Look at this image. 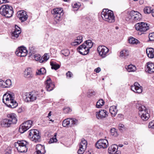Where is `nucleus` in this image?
<instances>
[{"label": "nucleus", "instance_id": "20", "mask_svg": "<svg viewBox=\"0 0 154 154\" xmlns=\"http://www.w3.org/2000/svg\"><path fill=\"white\" fill-rule=\"evenodd\" d=\"M140 85L137 82H135L133 85L131 86V89L135 93H141L142 90L141 87H139Z\"/></svg>", "mask_w": 154, "mask_h": 154}, {"label": "nucleus", "instance_id": "21", "mask_svg": "<svg viewBox=\"0 0 154 154\" xmlns=\"http://www.w3.org/2000/svg\"><path fill=\"white\" fill-rule=\"evenodd\" d=\"M44 146L41 144H37L36 147V150L37 154H44L46 151Z\"/></svg>", "mask_w": 154, "mask_h": 154}, {"label": "nucleus", "instance_id": "44", "mask_svg": "<svg viewBox=\"0 0 154 154\" xmlns=\"http://www.w3.org/2000/svg\"><path fill=\"white\" fill-rule=\"evenodd\" d=\"M61 53L65 56H67L69 55V51L67 49H64L62 50Z\"/></svg>", "mask_w": 154, "mask_h": 154}, {"label": "nucleus", "instance_id": "4", "mask_svg": "<svg viewBox=\"0 0 154 154\" xmlns=\"http://www.w3.org/2000/svg\"><path fill=\"white\" fill-rule=\"evenodd\" d=\"M13 13V8L10 5H3L0 8V14L6 17H11Z\"/></svg>", "mask_w": 154, "mask_h": 154}, {"label": "nucleus", "instance_id": "60", "mask_svg": "<svg viewBox=\"0 0 154 154\" xmlns=\"http://www.w3.org/2000/svg\"><path fill=\"white\" fill-rule=\"evenodd\" d=\"M114 154H120V151H118L116 150V153Z\"/></svg>", "mask_w": 154, "mask_h": 154}, {"label": "nucleus", "instance_id": "9", "mask_svg": "<svg viewBox=\"0 0 154 154\" xmlns=\"http://www.w3.org/2000/svg\"><path fill=\"white\" fill-rule=\"evenodd\" d=\"M78 123V120L75 119L68 118L65 119L62 122V125L64 127H70Z\"/></svg>", "mask_w": 154, "mask_h": 154}, {"label": "nucleus", "instance_id": "64", "mask_svg": "<svg viewBox=\"0 0 154 154\" xmlns=\"http://www.w3.org/2000/svg\"><path fill=\"white\" fill-rule=\"evenodd\" d=\"M51 112H50L48 114V117H49V116H51Z\"/></svg>", "mask_w": 154, "mask_h": 154}, {"label": "nucleus", "instance_id": "46", "mask_svg": "<svg viewBox=\"0 0 154 154\" xmlns=\"http://www.w3.org/2000/svg\"><path fill=\"white\" fill-rule=\"evenodd\" d=\"M72 5L73 8H78L81 6V4L79 3H73Z\"/></svg>", "mask_w": 154, "mask_h": 154}, {"label": "nucleus", "instance_id": "5", "mask_svg": "<svg viewBox=\"0 0 154 154\" xmlns=\"http://www.w3.org/2000/svg\"><path fill=\"white\" fill-rule=\"evenodd\" d=\"M28 138L35 142L40 141L41 136L39 131L36 129H31L28 131Z\"/></svg>", "mask_w": 154, "mask_h": 154}, {"label": "nucleus", "instance_id": "3", "mask_svg": "<svg viewBox=\"0 0 154 154\" xmlns=\"http://www.w3.org/2000/svg\"><path fill=\"white\" fill-rule=\"evenodd\" d=\"M101 16L105 21L109 23L114 22L115 21L113 12L107 9H104L101 12Z\"/></svg>", "mask_w": 154, "mask_h": 154}, {"label": "nucleus", "instance_id": "58", "mask_svg": "<svg viewBox=\"0 0 154 154\" xmlns=\"http://www.w3.org/2000/svg\"><path fill=\"white\" fill-rule=\"evenodd\" d=\"M34 50V48L32 47L31 48H29V51H30V52L31 53H33L34 52L33 51Z\"/></svg>", "mask_w": 154, "mask_h": 154}, {"label": "nucleus", "instance_id": "16", "mask_svg": "<svg viewBox=\"0 0 154 154\" xmlns=\"http://www.w3.org/2000/svg\"><path fill=\"white\" fill-rule=\"evenodd\" d=\"M17 17L21 22H23L27 20L28 16L24 11H20L17 13Z\"/></svg>", "mask_w": 154, "mask_h": 154}, {"label": "nucleus", "instance_id": "28", "mask_svg": "<svg viewBox=\"0 0 154 154\" xmlns=\"http://www.w3.org/2000/svg\"><path fill=\"white\" fill-rule=\"evenodd\" d=\"M117 111V106H113L110 107L109 112L112 116H115L116 115Z\"/></svg>", "mask_w": 154, "mask_h": 154}, {"label": "nucleus", "instance_id": "29", "mask_svg": "<svg viewBox=\"0 0 154 154\" xmlns=\"http://www.w3.org/2000/svg\"><path fill=\"white\" fill-rule=\"evenodd\" d=\"M82 42V37L81 36L77 37L74 42L72 43V45L76 46L80 44Z\"/></svg>", "mask_w": 154, "mask_h": 154}, {"label": "nucleus", "instance_id": "48", "mask_svg": "<svg viewBox=\"0 0 154 154\" xmlns=\"http://www.w3.org/2000/svg\"><path fill=\"white\" fill-rule=\"evenodd\" d=\"M11 149L10 147L8 148L5 151L4 154H11Z\"/></svg>", "mask_w": 154, "mask_h": 154}, {"label": "nucleus", "instance_id": "55", "mask_svg": "<svg viewBox=\"0 0 154 154\" xmlns=\"http://www.w3.org/2000/svg\"><path fill=\"white\" fill-rule=\"evenodd\" d=\"M41 56L39 55L35 54L34 55L35 59L36 61L40 59Z\"/></svg>", "mask_w": 154, "mask_h": 154}, {"label": "nucleus", "instance_id": "1", "mask_svg": "<svg viewBox=\"0 0 154 154\" xmlns=\"http://www.w3.org/2000/svg\"><path fill=\"white\" fill-rule=\"evenodd\" d=\"M14 97L13 93L11 91H8L3 95V102L8 106L12 108H14L17 105V103L14 100Z\"/></svg>", "mask_w": 154, "mask_h": 154}, {"label": "nucleus", "instance_id": "42", "mask_svg": "<svg viewBox=\"0 0 154 154\" xmlns=\"http://www.w3.org/2000/svg\"><path fill=\"white\" fill-rule=\"evenodd\" d=\"M5 88L10 87L12 84L11 81L10 79H7L6 81H5Z\"/></svg>", "mask_w": 154, "mask_h": 154}, {"label": "nucleus", "instance_id": "18", "mask_svg": "<svg viewBox=\"0 0 154 154\" xmlns=\"http://www.w3.org/2000/svg\"><path fill=\"white\" fill-rule=\"evenodd\" d=\"M21 32V29L17 26L16 25L14 31L11 33V38L14 39L15 38H17Z\"/></svg>", "mask_w": 154, "mask_h": 154}, {"label": "nucleus", "instance_id": "26", "mask_svg": "<svg viewBox=\"0 0 154 154\" xmlns=\"http://www.w3.org/2000/svg\"><path fill=\"white\" fill-rule=\"evenodd\" d=\"M24 75L25 77L27 78L32 77L33 76L30 68H27L25 70Z\"/></svg>", "mask_w": 154, "mask_h": 154}, {"label": "nucleus", "instance_id": "14", "mask_svg": "<svg viewBox=\"0 0 154 154\" xmlns=\"http://www.w3.org/2000/svg\"><path fill=\"white\" fill-rule=\"evenodd\" d=\"M87 145V141L82 139L79 145V149L78 151L79 154H83L86 150Z\"/></svg>", "mask_w": 154, "mask_h": 154}, {"label": "nucleus", "instance_id": "62", "mask_svg": "<svg viewBox=\"0 0 154 154\" xmlns=\"http://www.w3.org/2000/svg\"><path fill=\"white\" fill-rule=\"evenodd\" d=\"M2 1L3 2V3H8L9 2L7 0H2Z\"/></svg>", "mask_w": 154, "mask_h": 154}, {"label": "nucleus", "instance_id": "47", "mask_svg": "<svg viewBox=\"0 0 154 154\" xmlns=\"http://www.w3.org/2000/svg\"><path fill=\"white\" fill-rule=\"evenodd\" d=\"M149 39L151 41H154V32L150 33L149 35Z\"/></svg>", "mask_w": 154, "mask_h": 154}, {"label": "nucleus", "instance_id": "33", "mask_svg": "<svg viewBox=\"0 0 154 154\" xmlns=\"http://www.w3.org/2000/svg\"><path fill=\"white\" fill-rule=\"evenodd\" d=\"M120 57H123L124 58H126L129 55V52L128 50H123L120 52Z\"/></svg>", "mask_w": 154, "mask_h": 154}, {"label": "nucleus", "instance_id": "32", "mask_svg": "<svg viewBox=\"0 0 154 154\" xmlns=\"http://www.w3.org/2000/svg\"><path fill=\"white\" fill-rule=\"evenodd\" d=\"M128 40L129 43L133 45H137L140 43L139 41L133 37H130L129 38Z\"/></svg>", "mask_w": 154, "mask_h": 154}, {"label": "nucleus", "instance_id": "51", "mask_svg": "<svg viewBox=\"0 0 154 154\" xmlns=\"http://www.w3.org/2000/svg\"><path fill=\"white\" fill-rule=\"evenodd\" d=\"M64 112L66 113H67L68 112H71V110L70 109L69 107H66L63 109Z\"/></svg>", "mask_w": 154, "mask_h": 154}, {"label": "nucleus", "instance_id": "19", "mask_svg": "<svg viewBox=\"0 0 154 154\" xmlns=\"http://www.w3.org/2000/svg\"><path fill=\"white\" fill-rule=\"evenodd\" d=\"M83 43L78 47L77 50L80 54L85 55L89 53V51Z\"/></svg>", "mask_w": 154, "mask_h": 154}, {"label": "nucleus", "instance_id": "40", "mask_svg": "<svg viewBox=\"0 0 154 154\" xmlns=\"http://www.w3.org/2000/svg\"><path fill=\"white\" fill-rule=\"evenodd\" d=\"M46 73V70L44 68H40L39 70H38L36 72V74L37 75H43L45 74Z\"/></svg>", "mask_w": 154, "mask_h": 154}, {"label": "nucleus", "instance_id": "6", "mask_svg": "<svg viewBox=\"0 0 154 154\" xmlns=\"http://www.w3.org/2000/svg\"><path fill=\"white\" fill-rule=\"evenodd\" d=\"M28 143L25 140L18 141L15 143V146L19 152H24L27 151Z\"/></svg>", "mask_w": 154, "mask_h": 154}, {"label": "nucleus", "instance_id": "13", "mask_svg": "<svg viewBox=\"0 0 154 154\" xmlns=\"http://www.w3.org/2000/svg\"><path fill=\"white\" fill-rule=\"evenodd\" d=\"M28 51L25 47L21 46L18 47L15 51V54L18 56L24 57L26 56Z\"/></svg>", "mask_w": 154, "mask_h": 154}, {"label": "nucleus", "instance_id": "56", "mask_svg": "<svg viewBox=\"0 0 154 154\" xmlns=\"http://www.w3.org/2000/svg\"><path fill=\"white\" fill-rule=\"evenodd\" d=\"M124 125L122 124H120L119 125V128L120 130H122V128L124 127Z\"/></svg>", "mask_w": 154, "mask_h": 154}, {"label": "nucleus", "instance_id": "38", "mask_svg": "<svg viewBox=\"0 0 154 154\" xmlns=\"http://www.w3.org/2000/svg\"><path fill=\"white\" fill-rule=\"evenodd\" d=\"M50 65L51 66V69H54L56 70L60 67V66L59 64L54 63L52 61L50 62Z\"/></svg>", "mask_w": 154, "mask_h": 154}, {"label": "nucleus", "instance_id": "57", "mask_svg": "<svg viewBox=\"0 0 154 154\" xmlns=\"http://www.w3.org/2000/svg\"><path fill=\"white\" fill-rule=\"evenodd\" d=\"M101 70V69L100 67H98L94 69V71L97 73L99 72Z\"/></svg>", "mask_w": 154, "mask_h": 154}, {"label": "nucleus", "instance_id": "15", "mask_svg": "<svg viewBox=\"0 0 154 154\" xmlns=\"http://www.w3.org/2000/svg\"><path fill=\"white\" fill-rule=\"evenodd\" d=\"M107 112L106 110L100 109L96 112V116L98 119H101L107 116Z\"/></svg>", "mask_w": 154, "mask_h": 154}, {"label": "nucleus", "instance_id": "12", "mask_svg": "<svg viewBox=\"0 0 154 154\" xmlns=\"http://www.w3.org/2000/svg\"><path fill=\"white\" fill-rule=\"evenodd\" d=\"M108 141L105 139H101L98 140L96 143L95 146L98 149H105L108 146Z\"/></svg>", "mask_w": 154, "mask_h": 154}, {"label": "nucleus", "instance_id": "22", "mask_svg": "<svg viewBox=\"0 0 154 154\" xmlns=\"http://www.w3.org/2000/svg\"><path fill=\"white\" fill-rule=\"evenodd\" d=\"M134 17L133 19V22H136L141 20L142 18V16L140 13L134 11Z\"/></svg>", "mask_w": 154, "mask_h": 154}, {"label": "nucleus", "instance_id": "37", "mask_svg": "<svg viewBox=\"0 0 154 154\" xmlns=\"http://www.w3.org/2000/svg\"><path fill=\"white\" fill-rule=\"evenodd\" d=\"M23 123L24 125H25L27 127L26 128H27L29 129L32 126V121L31 120H28L24 122Z\"/></svg>", "mask_w": 154, "mask_h": 154}, {"label": "nucleus", "instance_id": "24", "mask_svg": "<svg viewBox=\"0 0 154 154\" xmlns=\"http://www.w3.org/2000/svg\"><path fill=\"white\" fill-rule=\"evenodd\" d=\"M146 53L149 58H152L154 57V49L153 48H147L146 49Z\"/></svg>", "mask_w": 154, "mask_h": 154}, {"label": "nucleus", "instance_id": "54", "mask_svg": "<svg viewBox=\"0 0 154 154\" xmlns=\"http://www.w3.org/2000/svg\"><path fill=\"white\" fill-rule=\"evenodd\" d=\"M149 127L154 128V121L150 122L149 124Z\"/></svg>", "mask_w": 154, "mask_h": 154}, {"label": "nucleus", "instance_id": "2", "mask_svg": "<svg viewBox=\"0 0 154 154\" xmlns=\"http://www.w3.org/2000/svg\"><path fill=\"white\" fill-rule=\"evenodd\" d=\"M8 119H5L1 122V125L3 127L8 128L16 124L17 121L15 114L11 113L7 115Z\"/></svg>", "mask_w": 154, "mask_h": 154}, {"label": "nucleus", "instance_id": "39", "mask_svg": "<svg viewBox=\"0 0 154 154\" xmlns=\"http://www.w3.org/2000/svg\"><path fill=\"white\" fill-rule=\"evenodd\" d=\"M104 102L103 100H100L97 103L96 107L97 108H100L104 104Z\"/></svg>", "mask_w": 154, "mask_h": 154}, {"label": "nucleus", "instance_id": "63", "mask_svg": "<svg viewBox=\"0 0 154 154\" xmlns=\"http://www.w3.org/2000/svg\"><path fill=\"white\" fill-rule=\"evenodd\" d=\"M151 13L152 16L154 17V11H153V10L151 12Z\"/></svg>", "mask_w": 154, "mask_h": 154}, {"label": "nucleus", "instance_id": "41", "mask_svg": "<svg viewBox=\"0 0 154 154\" xmlns=\"http://www.w3.org/2000/svg\"><path fill=\"white\" fill-rule=\"evenodd\" d=\"M152 9L150 7H146L144 8L143 11L145 14H149L152 11Z\"/></svg>", "mask_w": 154, "mask_h": 154}, {"label": "nucleus", "instance_id": "36", "mask_svg": "<svg viewBox=\"0 0 154 154\" xmlns=\"http://www.w3.org/2000/svg\"><path fill=\"white\" fill-rule=\"evenodd\" d=\"M127 69L128 72H134L136 69V68L135 66L131 64L128 66Z\"/></svg>", "mask_w": 154, "mask_h": 154}, {"label": "nucleus", "instance_id": "27", "mask_svg": "<svg viewBox=\"0 0 154 154\" xmlns=\"http://www.w3.org/2000/svg\"><path fill=\"white\" fill-rule=\"evenodd\" d=\"M134 11H132L130 12H128L125 18V20L127 21H131L132 20H133L134 15Z\"/></svg>", "mask_w": 154, "mask_h": 154}, {"label": "nucleus", "instance_id": "31", "mask_svg": "<svg viewBox=\"0 0 154 154\" xmlns=\"http://www.w3.org/2000/svg\"><path fill=\"white\" fill-rule=\"evenodd\" d=\"M84 44L85 45V46H86V47L89 51L90 49L92 47L93 45V43L90 40L86 41L84 43Z\"/></svg>", "mask_w": 154, "mask_h": 154}, {"label": "nucleus", "instance_id": "34", "mask_svg": "<svg viewBox=\"0 0 154 154\" xmlns=\"http://www.w3.org/2000/svg\"><path fill=\"white\" fill-rule=\"evenodd\" d=\"M139 114L140 115V113H142L148 112L146 107L144 106L140 105L138 107Z\"/></svg>", "mask_w": 154, "mask_h": 154}, {"label": "nucleus", "instance_id": "50", "mask_svg": "<svg viewBox=\"0 0 154 154\" xmlns=\"http://www.w3.org/2000/svg\"><path fill=\"white\" fill-rule=\"evenodd\" d=\"M57 141V139L56 137H52L50 139V140L49 141V143H52L54 142H56Z\"/></svg>", "mask_w": 154, "mask_h": 154}, {"label": "nucleus", "instance_id": "30", "mask_svg": "<svg viewBox=\"0 0 154 154\" xmlns=\"http://www.w3.org/2000/svg\"><path fill=\"white\" fill-rule=\"evenodd\" d=\"M141 119L144 121H146L149 119V115L148 112L142 113H140V115Z\"/></svg>", "mask_w": 154, "mask_h": 154}, {"label": "nucleus", "instance_id": "61", "mask_svg": "<svg viewBox=\"0 0 154 154\" xmlns=\"http://www.w3.org/2000/svg\"><path fill=\"white\" fill-rule=\"evenodd\" d=\"M139 3L140 4H142L143 3V0H140L139 1Z\"/></svg>", "mask_w": 154, "mask_h": 154}, {"label": "nucleus", "instance_id": "11", "mask_svg": "<svg viewBox=\"0 0 154 154\" xmlns=\"http://www.w3.org/2000/svg\"><path fill=\"white\" fill-rule=\"evenodd\" d=\"M52 13L54 15L55 19L58 21L61 20V17L63 14V10L61 8H57L54 9Z\"/></svg>", "mask_w": 154, "mask_h": 154}, {"label": "nucleus", "instance_id": "49", "mask_svg": "<svg viewBox=\"0 0 154 154\" xmlns=\"http://www.w3.org/2000/svg\"><path fill=\"white\" fill-rule=\"evenodd\" d=\"M0 87L3 88H5V82L2 79H0Z\"/></svg>", "mask_w": 154, "mask_h": 154}, {"label": "nucleus", "instance_id": "25", "mask_svg": "<svg viewBox=\"0 0 154 154\" xmlns=\"http://www.w3.org/2000/svg\"><path fill=\"white\" fill-rule=\"evenodd\" d=\"M118 148L117 145L115 144H113L109 148L108 152L109 154H114Z\"/></svg>", "mask_w": 154, "mask_h": 154}, {"label": "nucleus", "instance_id": "43", "mask_svg": "<svg viewBox=\"0 0 154 154\" xmlns=\"http://www.w3.org/2000/svg\"><path fill=\"white\" fill-rule=\"evenodd\" d=\"M110 132L111 133V135L115 137L117 136V132L115 128H111L110 130Z\"/></svg>", "mask_w": 154, "mask_h": 154}, {"label": "nucleus", "instance_id": "59", "mask_svg": "<svg viewBox=\"0 0 154 154\" xmlns=\"http://www.w3.org/2000/svg\"><path fill=\"white\" fill-rule=\"evenodd\" d=\"M39 60V61L41 63H42L45 60H44V59H42V57H40V60Z\"/></svg>", "mask_w": 154, "mask_h": 154}, {"label": "nucleus", "instance_id": "10", "mask_svg": "<svg viewBox=\"0 0 154 154\" xmlns=\"http://www.w3.org/2000/svg\"><path fill=\"white\" fill-rule=\"evenodd\" d=\"M97 51L100 56L102 58H104L108 54L109 50L105 46L100 45L97 48Z\"/></svg>", "mask_w": 154, "mask_h": 154}, {"label": "nucleus", "instance_id": "23", "mask_svg": "<svg viewBox=\"0 0 154 154\" xmlns=\"http://www.w3.org/2000/svg\"><path fill=\"white\" fill-rule=\"evenodd\" d=\"M147 68L146 70L147 72L149 73L154 72V63L148 62L147 63Z\"/></svg>", "mask_w": 154, "mask_h": 154}, {"label": "nucleus", "instance_id": "53", "mask_svg": "<svg viewBox=\"0 0 154 154\" xmlns=\"http://www.w3.org/2000/svg\"><path fill=\"white\" fill-rule=\"evenodd\" d=\"M49 58V57L47 54H45L43 56V59L45 61H47Z\"/></svg>", "mask_w": 154, "mask_h": 154}, {"label": "nucleus", "instance_id": "8", "mask_svg": "<svg viewBox=\"0 0 154 154\" xmlns=\"http://www.w3.org/2000/svg\"><path fill=\"white\" fill-rule=\"evenodd\" d=\"M135 27L136 30L143 32H146L149 29L148 23L143 22L136 23Z\"/></svg>", "mask_w": 154, "mask_h": 154}, {"label": "nucleus", "instance_id": "45", "mask_svg": "<svg viewBox=\"0 0 154 154\" xmlns=\"http://www.w3.org/2000/svg\"><path fill=\"white\" fill-rule=\"evenodd\" d=\"M95 92L93 90H90L88 93L87 96L88 97H90L93 96L95 95Z\"/></svg>", "mask_w": 154, "mask_h": 154}, {"label": "nucleus", "instance_id": "17", "mask_svg": "<svg viewBox=\"0 0 154 154\" xmlns=\"http://www.w3.org/2000/svg\"><path fill=\"white\" fill-rule=\"evenodd\" d=\"M46 85V89L48 91H50L52 90L54 87V84L51 82V80L50 78H48L45 82Z\"/></svg>", "mask_w": 154, "mask_h": 154}, {"label": "nucleus", "instance_id": "52", "mask_svg": "<svg viewBox=\"0 0 154 154\" xmlns=\"http://www.w3.org/2000/svg\"><path fill=\"white\" fill-rule=\"evenodd\" d=\"M72 73L70 71L68 72L66 74V75L67 78H70L72 76Z\"/></svg>", "mask_w": 154, "mask_h": 154}, {"label": "nucleus", "instance_id": "7", "mask_svg": "<svg viewBox=\"0 0 154 154\" xmlns=\"http://www.w3.org/2000/svg\"><path fill=\"white\" fill-rule=\"evenodd\" d=\"M40 95L38 92L35 91L26 93L25 95L26 97L25 101L26 102L33 101L37 99H39Z\"/></svg>", "mask_w": 154, "mask_h": 154}, {"label": "nucleus", "instance_id": "35", "mask_svg": "<svg viewBox=\"0 0 154 154\" xmlns=\"http://www.w3.org/2000/svg\"><path fill=\"white\" fill-rule=\"evenodd\" d=\"M27 127L22 123L20 126L19 128V131L21 133H23L29 129Z\"/></svg>", "mask_w": 154, "mask_h": 154}]
</instances>
